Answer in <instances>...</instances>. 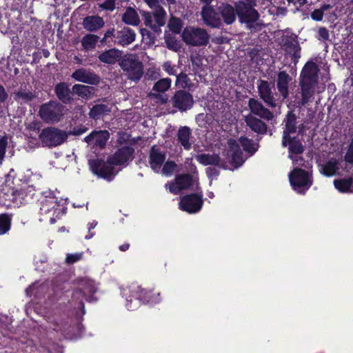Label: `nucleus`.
<instances>
[{
	"mask_svg": "<svg viewBox=\"0 0 353 353\" xmlns=\"http://www.w3.org/2000/svg\"><path fill=\"white\" fill-rule=\"evenodd\" d=\"M334 185L340 192L353 193V178L352 177L335 179Z\"/></svg>",
	"mask_w": 353,
	"mask_h": 353,
	"instance_id": "e433bc0d",
	"label": "nucleus"
},
{
	"mask_svg": "<svg viewBox=\"0 0 353 353\" xmlns=\"http://www.w3.org/2000/svg\"><path fill=\"white\" fill-rule=\"evenodd\" d=\"M191 134L192 131L188 126H182L178 130L177 141L186 150H190L192 147L190 141Z\"/></svg>",
	"mask_w": 353,
	"mask_h": 353,
	"instance_id": "c9c22d12",
	"label": "nucleus"
},
{
	"mask_svg": "<svg viewBox=\"0 0 353 353\" xmlns=\"http://www.w3.org/2000/svg\"><path fill=\"white\" fill-rule=\"evenodd\" d=\"M168 26L173 33L180 34L183 27V21L180 18L172 17Z\"/></svg>",
	"mask_w": 353,
	"mask_h": 353,
	"instance_id": "a18cd8bd",
	"label": "nucleus"
},
{
	"mask_svg": "<svg viewBox=\"0 0 353 353\" xmlns=\"http://www.w3.org/2000/svg\"><path fill=\"white\" fill-rule=\"evenodd\" d=\"M8 145V138L6 136H3L0 139V164L5 157L6 150Z\"/></svg>",
	"mask_w": 353,
	"mask_h": 353,
	"instance_id": "8fccbe9b",
	"label": "nucleus"
},
{
	"mask_svg": "<svg viewBox=\"0 0 353 353\" xmlns=\"http://www.w3.org/2000/svg\"><path fill=\"white\" fill-rule=\"evenodd\" d=\"M319 36L323 41H327L330 38V33L328 30L325 27H321L318 31Z\"/></svg>",
	"mask_w": 353,
	"mask_h": 353,
	"instance_id": "4d7b16f0",
	"label": "nucleus"
},
{
	"mask_svg": "<svg viewBox=\"0 0 353 353\" xmlns=\"http://www.w3.org/2000/svg\"><path fill=\"white\" fill-rule=\"evenodd\" d=\"M206 174L208 177L217 176L219 175V171L213 167H208L206 168Z\"/></svg>",
	"mask_w": 353,
	"mask_h": 353,
	"instance_id": "bf43d9fd",
	"label": "nucleus"
},
{
	"mask_svg": "<svg viewBox=\"0 0 353 353\" xmlns=\"http://www.w3.org/2000/svg\"><path fill=\"white\" fill-rule=\"evenodd\" d=\"M283 123L285 127L283 128L282 137L292 135L296 132L297 130V117L294 111H288Z\"/></svg>",
	"mask_w": 353,
	"mask_h": 353,
	"instance_id": "7c9ffc66",
	"label": "nucleus"
},
{
	"mask_svg": "<svg viewBox=\"0 0 353 353\" xmlns=\"http://www.w3.org/2000/svg\"><path fill=\"white\" fill-rule=\"evenodd\" d=\"M68 326V325L67 323H63L61 325H56L54 330L57 332H61L63 334H65L66 332V327Z\"/></svg>",
	"mask_w": 353,
	"mask_h": 353,
	"instance_id": "69168bd1",
	"label": "nucleus"
},
{
	"mask_svg": "<svg viewBox=\"0 0 353 353\" xmlns=\"http://www.w3.org/2000/svg\"><path fill=\"white\" fill-rule=\"evenodd\" d=\"M150 8H155L159 5V0H144Z\"/></svg>",
	"mask_w": 353,
	"mask_h": 353,
	"instance_id": "774afa93",
	"label": "nucleus"
},
{
	"mask_svg": "<svg viewBox=\"0 0 353 353\" xmlns=\"http://www.w3.org/2000/svg\"><path fill=\"white\" fill-rule=\"evenodd\" d=\"M201 16L204 24L212 28H220L223 22L219 11L216 10L212 6L205 5L201 12Z\"/></svg>",
	"mask_w": 353,
	"mask_h": 353,
	"instance_id": "a211bd4d",
	"label": "nucleus"
},
{
	"mask_svg": "<svg viewBox=\"0 0 353 353\" xmlns=\"http://www.w3.org/2000/svg\"><path fill=\"white\" fill-rule=\"evenodd\" d=\"M170 102L172 107L180 112L190 110L194 103L192 94L185 90L175 91L170 99Z\"/></svg>",
	"mask_w": 353,
	"mask_h": 353,
	"instance_id": "4468645a",
	"label": "nucleus"
},
{
	"mask_svg": "<svg viewBox=\"0 0 353 353\" xmlns=\"http://www.w3.org/2000/svg\"><path fill=\"white\" fill-rule=\"evenodd\" d=\"M118 139L117 142L119 144L122 145L124 143H127L130 139L131 135L125 132H119L118 133Z\"/></svg>",
	"mask_w": 353,
	"mask_h": 353,
	"instance_id": "864d4df0",
	"label": "nucleus"
},
{
	"mask_svg": "<svg viewBox=\"0 0 353 353\" xmlns=\"http://www.w3.org/2000/svg\"><path fill=\"white\" fill-rule=\"evenodd\" d=\"M164 70L170 75H175L176 74V69L171 65L169 63H165L163 65Z\"/></svg>",
	"mask_w": 353,
	"mask_h": 353,
	"instance_id": "e2e57ef3",
	"label": "nucleus"
},
{
	"mask_svg": "<svg viewBox=\"0 0 353 353\" xmlns=\"http://www.w3.org/2000/svg\"><path fill=\"white\" fill-rule=\"evenodd\" d=\"M120 293L125 299V306L130 310H137L141 305V287L132 284L120 288Z\"/></svg>",
	"mask_w": 353,
	"mask_h": 353,
	"instance_id": "9d476101",
	"label": "nucleus"
},
{
	"mask_svg": "<svg viewBox=\"0 0 353 353\" xmlns=\"http://www.w3.org/2000/svg\"><path fill=\"white\" fill-rule=\"evenodd\" d=\"M339 170V163L336 160H330L322 165L321 173L325 176H334Z\"/></svg>",
	"mask_w": 353,
	"mask_h": 353,
	"instance_id": "ea45409f",
	"label": "nucleus"
},
{
	"mask_svg": "<svg viewBox=\"0 0 353 353\" xmlns=\"http://www.w3.org/2000/svg\"><path fill=\"white\" fill-rule=\"evenodd\" d=\"M274 83L266 80L259 79L257 82L258 93L260 99L265 105L271 108H275L281 106L283 102H280L279 97H277L278 92L274 93L272 90L274 88Z\"/></svg>",
	"mask_w": 353,
	"mask_h": 353,
	"instance_id": "0eeeda50",
	"label": "nucleus"
},
{
	"mask_svg": "<svg viewBox=\"0 0 353 353\" xmlns=\"http://www.w3.org/2000/svg\"><path fill=\"white\" fill-rule=\"evenodd\" d=\"M82 257V254L80 253L69 254L65 258V261L68 264H73L77 261H79Z\"/></svg>",
	"mask_w": 353,
	"mask_h": 353,
	"instance_id": "603ef678",
	"label": "nucleus"
},
{
	"mask_svg": "<svg viewBox=\"0 0 353 353\" xmlns=\"http://www.w3.org/2000/svg\"><path fill=\"white\" fill-rule=\"evenodd\" d=\"M86 131V128H74L72 130L70 131L68 134L75 136L81 135Z\"/></svg>",
	"mask_w": 353,
	"mask_h": 353,
	"instance_id": "0e129e2a",
	"label": "nucleus"
},
{
	"mask_svg": "<svg viewBox=\"0 0 353 353\" xmlns=\"http://www.w3.org/2000/svg\"><path fill=\"white\" fill-rule=\"evenodd\" d=\"M291 160L292 161L294 165L304 166L305 168H307V166L305 165V161L302 157L299 155H294L292 157V159Z\"/></svg>",
	"mask_w": 353,
	"mask_h": 353,
	"instance_id": "13d9d810",
	"label": "nucleus"
},
{
	"mask_svg": "<svg viewBox=\"0 0 353 353\" xmlns=\"http://www.w3.org/2000/svg\"><path fill=\"white\" fill-rule=\"evenodd\" d=\"M122 21L128 25L137 26L139 22V17L136 10L131 8H127L125 12L122 15Z\"/></svg>",
	"mask_w": 353,
	"mask_h": 353,
	"instance_id": "4c0bfd02",
	"label": "nucleus"
},
{
	"mask_svg": "<svg viewBox=\"0 0 353 353\" xmlns=\"http://www.w3.org/2000/svg\"><path fill=\"white\" fill-rule=\"evenodd\" d=\"M165 158V154L162 152L156 145L151 147L149 152V163L153 170L159 169L164 163Z\"/></svg>",
	"mask_w": 353,
	"mask_h": 353,
	"instance_id": "bb28decb",
	"label": "nucleus"
},
{
	"mask_svg": "<svg viewBox=\"0 0 353 353\" xmlns=\"http://www.w3.org/2000/svg\"><path fill=\"white\" fill-rule=\"evenodd\" d=\"M39 137L43 145L54 148L66 141L68 134L55 127H47L41 130Z\"/></svg>",
	"mask_w": 353,
	"mask_h": 353,
	"instance_id": "423d86ee",
	"label": "nucleus"
},
{
	"mask_svg": "<svg viewBox=\"0 0 353 353\" xmlns=\"http://www.w3.org/2000/svg\"><path fill=\"white\" fill-rule=\"evenodd\" d=\"M281 145L283 148H288V158L290 159H292L294 155L302 154L305 148L302 143L301 139H300L298 135L282 137Z\"/></svg>",
	"mask_w": 353,
	"mask_h": 353,
	"instance_id": "f3484780",
	"label": "nucleus"
},
{
	"mask_svg": "<svg viewBox=\"0 0 353 353\" xmlns=\"http://www.w3.org/2000/svg\"><path fill=\"white\" fill-rule=\"evenodd\" d=\"M165 42L168 49L174 50H177L178 42L175 37L170 35H165Z\"/></svg>",
	"mask_w": 353,
	"mask_h": 353,
	"instance_id": "09e8293b",
	"label": "nucleus"
},
{
	"mask_svg": "<svg viewBox=\"0 0 353 353\" xmlns=\"http://www.w3.org/2000/svg\"><path fill=\"white\" fill-rule=\"evenodd\" d=\"M344 159L348 163H353V138L351 139L347 152L344 157Z\"/></svg>",
	"mask_w": 353,
	"mask_h": 353,
	"instance_id": "3c124183",
	"label": "nucleus"
},
{
	"mask_svg": "<svg viewBox=\"0 0 353 353\" xmlns=\"http://www.w3.org/2000/svg\"><path fill=\"white\" fill-rule=\"evenodd\" d=\"M217 10L219 11L222 22L225 24L232 25L236 21L237 14L234 6L223 3L217 8Z\"/></svg>",
	"mask_w": 353,
	"mask_h": 353,
	"instance_id": "393cba45",
	"label": "nucleus"
},
{
	"mask_svg": "<svg viewBox=\"0 0 353 353\" xmlns=\"http://www.w3.org/2000/svg\"><path fill=\"white\" fill-rule=\"evenodd\" d=\"M324 13L320 9H315L311 13V18L316 21H320L323 19Z\"/></svg>",
	"mask_w": 353,
	"mask_h": 353,
	"instance_id": "5fc2aeb1",
	"label": "nucleus"
},
{
	"mask_svg": "<svg viewBox=\"0 0 353 353\" xmlns=\"http://www.w3.org/2000/svg\"><path fill=\"white\" fill-rule=\"evenodd\" d=\"M319 69L314 61H308L303 68L300 74L301 99L297 101L298 107H305L313 98L315 88L318 84Z\"/></svg>",
	"mask_w": 353,
	"mask_h": 353,
	"instance_id": "f257e3e1",
	"label": "nucleus"
},
{
	"mask_svg": "<svg viewBox=\"0 0 353 353\" xmlns=\"http://www.w3.org/2000/svg\"><path fill=\"white\" fill-rule=\"evenodd\" d=\"M63 105L51 100L40 106L39 115L46 123H54L61 120L63 114Z\"/></svg>",
	"mask_w": 353,
	"mask_h": 353,
	"instance_id": "1a4fd4ad",
	"label": "nucleus"
},
{
	"mask_svg": "<svg viewBox=\"0 0 353 353\" xmlns=\"http://www.w3.org/2000/svg\"><path fill=\"white\" fill-rule=\"evenodd\" d=\"M83 28L90 32H94L104 26L103 19L97 15L85 17L82 22Z\"/></svg>",
	"mask_w": 353,
	"mask_h": 353,
	"instance_id": "473e14b6",
	"label": "nucleus"
},
{
	"mask_svg": "<svg viewBox=\"0 0 353 353\" xmlns=\"http://www.w3.org/2000/svg\"><path fill=\"white\" fill-rule=\"evenodd\" d=\"M117 62L128 78L132 81H139L143 74V65L139 57L127 53L116 48H112V65Z\"/></svg>",
	"mask_w": 353,
	"mask_h": 353,
	"instance_id": "f03ea898",
	"label": "nucleus"
},
{
	"mask_svg": "<svg viewBox=\"0 0 353 353\" xmlns=\"http://www.w3.org/2000/svg\"><path fill=\"white\" fill-rule=\"evenodd\" d=\"M114 28H112V37L115 39L114 43L118 45L126 46L131 44L135 40V31L129 27L121 28L115 34H114Z\"/></svg>",
	"mask_w": 353,
	"mask_h": 353,
	"instance_id": "412c9836",
	"label": "nucleus"
},
{
	"mask_svg": "<svg viewBox=\"0 0 353 353\" xmlns=\"http://www.w3.org/2000/svg\"><path fill=\"white\" fill-rule=\"evenodd\" d=\"M12 220V215L11 214H0V235H3L10 231Z\"/></svg>",
	"mask_w": 353,
	"mask_h": 353,
	"instance_id": "79ce46f5",
	"label": "nucleus"
},
{
	"mask_svg": "<svg viewBox=\"0 0 353 353\" xmlns=\"http://www.w3.org/2000/svg\"><path fill=\"white\" fill-rule=\"evenodd\" d=\"M293 78L285 71L279 70L276 73L273 83L276 87L279 101L284 102L290 96V86L292 83Z\"/></svg>",
	"mask_w": 353,
	"mask_h": 353,
	"instance_id": "ddd939ff",
	"label": "nucleus"
},
{
	"mask_svg": "<svg viewBox=\"0 0 353 353\" xmlns=\"http://www.w3.org/2000/svg\"><path fill=\"white\" fill-rule=\"evenodd\" d=\"M239 141L241 144L243 149L251 154H253L257 150V147H256L255 143L252 139H248V137H241L239 139Z\"/></svg>",
	"mask_w": 353,
	"mask_h": 353,
	"instance_id": "c03bdc74",
	"label": "nucleus"
},
{
	"mask_svg": "<svg viewBox=\"0 0 353 353\" xmlns=\"http://www.w3.org/2000/svg\"><path fill=\"white\" fill-rule=\"evenodd\" d=\"M245 121L250 129L258 134H265L267 133L268 125L261 118L249 114L245 117Z\"/></svg>",
	"mask_w": 353,
	"mask_h": 353,
	"instance_id": "c756f323",
	"label": "nucleus"
},
{
	"mask_svg": "<svg viewBox=\"0 0 353 353\" xmlns=\"http://www.w3.org/2000/svg\"><path fill=\"white\" fill-rule=\"evenodd\" d=\"M47 194L41 201L40 211L42 214H48L56 206L59 205V202L52 192H47Z\"/></svg>",
	"mask_w": 353,
	"mask_h": 353,
	"instance_id": "f704fd0d",
	"label": "nucleus"
},
{
	"mask_svg": "<svg viewBox=\"0 0 353 353\" xmlns=\"http://www.w3.org/2000/svg\"><path fill=\"white\" fill-rule=\"evenodd\" d=\"M176 167L177 165L174 161H168L163 164L162 172L164 174L170 176L174 172Z\"/></svg>",
	"mask_w": 353,
	"mask_h": 353,
	"instance_id": "de8ad7c7",
	"label": "nucleus"
},
{
	"mask_svg": "<svg viewBox=\"0 0 353 353\" xmlns=\"http://www.w3.org/2000/svg\"><path fill=\"white\" fill-rule=\"evenodd\" d=\"M54 91L57 97L63 103L70 104L74 101L72 90H70L68 84L65 82L58 83L54 86Z\"/></svg>",
	"mask_w": 353,
	"mask_h": 353,
	"instance_id": "a878e982",
	"label": "nucleus"
},
{
	"mask_svg": "<svg viewBox=\"0 0 353 353\" xmlns=\"http://www.w3.org/2000/svg\"><path fill=\"white\" fill-rule=\"evenodd\" d=\"M248 108L252 114L264 120L270 121L274 117L273 112L265 108L259 99L255 98H250L249 99Z\"/></svg>",
	"mask_w": 353,
	"mask_h": 353,
	"instance_id": "4be33fe9",
	"label": "nucleus"
},
{
	"mask_svg": "<svg viewBox=\"0 0 353 353\" xmlns=\"http://www.w3.org/2000/svg\"><path fill=\"white\" fill-rule=\"evenodd\" d=\"M110 133L107 130L93 131L84 138V141L88 144H94L103 150L105 148Z\"/></svg>",
	"mask_w": 353,
	"mask_h": 353,
	"instance_id": "b1692460",
	"label": "nucleus"
},
{
	"mask_svg": "<svg viewBox=\"0 0 353 353\" xmlns=\"http://www.w3.org/2000/svg\"><path fill=\"white\" fill-rule=\"evenodd\" d=\"M96 90L97 89L94 87L83 84H74L72 86L73 94L84 100L91 99L94 97Z\"/></svg>",
	"mask_w": 353,
	"mask_h": 353,
	"instance_id": "72a5a7b5",
	"label": "nucleus"
},
{
	"mask_svg": "<svg viewBox=\"0 0 353 353\" xmlns=\"http://www.w3.org/2000/svg\"><path fill=\"white\" fill-rule=\"evenodd\" d=\"M203 205V193L197 192L184 195L179 202V209L189 214L199 212Z\"/></svg>",
	"mask_w": 353,
	"mask_h": 353,
	"instance_id": "9b49d317",
	"label": "nucleus"
},
{
	"mask_svg": "<svg viewBox=\"0 0 353 353\" xmlns=\"http://www.w3.org/2000/svg\"><path fill=\"white\" fill-rule=\"evenodd\" d=\"M239 23L250 30H255L259 25L260 13L256 10L257 0H238L234 2Z\"/></svg>",
	"mask_w": 353,
	"mask_h": 353,
	"instance_id": "7ed1b4c3",
	"label": "nucleus"
},
{
	"mask_svg": "<svg viewBox=\"0 0 353 353\" xmlns=\"http://www.w3.org/2000/svg\"><path fill=\"white\" fill-rule=\"evenodd\" d=\"M161 301V296L159 292L154 289H146L141 287V305L144 304H157Z\"/></svg>",
	"mask_w": 353,
	"mask_h": 353,
	"instance_id": "2f4dec72",
	"label": "nucleus"
},
{
	"mask_svg": "<svg viewBox=\"0 0 353 353\" xmlns=\"http://www.w3.org/2000/svg\"><path fill=\"white\" fill-rule=\"evenodd\" d=\"M229 146L232 151V153L230 151L227 152V156L230 157V163L234 168H238L244 163L243 152L235 140L230 139Z\"/></svg>",
	"mask_w": 353,
	"mask_h": 353,
	"instance_id": "5701e85b",
	"label": "nucleus"
},
{
	"mask_svg": "<svg viewBox=\"0 0 353 353\" xmlns=\"http://www.w3.org/2000/svg\"><path fill=\"white\" fill-rule=\"evenodd\" d=\"M110 110L105 104H96L90 108L89 116L91 119L94 120L101 119L105 114H106Z\"/></svg>",
	"mask_w": 353,
	"mask_h": 353,
	"instance_id": "58836bf2",
	"label": "nucleus"
},
{
	"mask_svg": "<svg viewBox=\"0 0 353 353\" xmlns=\"http://www.w3.org/2000/svg\"><path fill=\"white\" fill-rule=\"evenodd\" d=\"M154 8L153 12H143L142 17L145 26L151 28L154 32L159 34L161 32V28L165 24L167 14L161 5H158Z\"/></svg>",
	"mask_w": 353,
	"mask_h": 353,
	"instance_id": "6e6552de",
	"label": "nucleus"
},
{
	"mask_svg": "<svg viewBox=\"0 0 353 353\" xmlns=\"http://www.w3.org/2000/svg\"><path fill=\"white\" fill-rule=\"evenodd\" d=\"M196 161L203 165H216L219 168L226 169L225 162H221V158L217 154L203 153L196 157Z\"/></svg>",
	"mask_w": 353,
	"mask_h": 353,
	"instance_id": "c85d7f7f",
	"label": "nucleus"
},
{
	"mask_svg": "<svg viewBox=\"0 0 353 353\" xmlns=\"http://www.w3.org/2000/svg\"><path fill=\"white\" fill-rule=\"evenodd\" d=\"M181 38L188 46L199 47L207 46L210 37L204 28L186 26L181 32Z\"/></svg>",
	"mask_w": 353,
	"mask_h": 353,
	"instance_id": "20e7f679",
	"label": "nucleus"
},
{
	"mask_svg": "<svg viewBox=\"0 0 353 353\" xmlns=\"http://www.w3.org/2000/svg\"><path fill=\"white\" fill-rule=\"evenodd\" d=\"M170 85L171 80L170 79H161L154 83L152 90L157 92H164L170 88ZM149 96L151 97L152 98L161 100L162 103H165L168 100L165 96H163L159 93L150 92Z\"/></svg>",
	"mask_w": 353,
	"mask_h": 353,
	"instance_id": "cd10ccee",
	"label": "nucleus"
},
{
	"mask_svg": "<svg viewBox=\"0 0 353 353\" xmlns=\"http://www.w3.org/2000/svg\"><path fill=\"white\" fill-rule=\"evenodd\" d=\"M141 34L143 38H145V37H147L150 39V42L154 43V36L149 30H148L146 29H141Z\"/></svg>",
	"mask_w": 353,
	"mask_h": 353,
	"instance_id": "052dcab7",
	"label": "nucleus"
},
{
	"mask_svg": "<svg viewBox=\"0 0 353 353\" xmlns=\"http://www.w3.org/2000/svg\"><path fill=\"white\" fill-rule=\"evenodd\" d=\"M71 77L77 81L97 85L100 83V77L92 70L83 68L75 70Z\"/></svg>",
	"mask_w": 353,
	"mask_h": 353,
	"instance_id": "6ab92c4d",
	"label": "nucleus"
},
{
	"mask_svg": "<svg viewBox=\"0 0 353 353\" xmlns=\"http://www.w3.org/2000/svg\"><path fill=\"white\" fill-rule=\"evenodd\" d=\"M36 98V95L31 91H25L21 89L14 93V99L21 104L28 103Z\"/></svg>",
	"mask_w": 353,
	"mask_h": 353,
	"instance_id": "a19ab883",
	"label": "nucleus"
},
{
	"mask_svg": "<svg viewBox=\"0 0 353 353\" xmlns=\"http://www.w3.org/2000/svg\"><path fill=\"white\" fill-rule=\"evenodd\" d=\"M99 37L93 34H87L81 39V46L85 50H92L96 47Z\"/></svg>",
	"mask_w": 353,
	"mask_h": 353,
	"instance_id": "37998d69",
	"label": "nucleus"
},
{
	"mask_svg": "<svg viewBox=\"0 0 353 353\" xmlns=\"http://www.w3.org/2000/svg\"><path fill=\"white\" fill-rule=\"evenodd\" d=\"M281 42L285 50L290 54L293 62L296 63L301 57V47L296 40V37L294 34L284 35Z\"/></svg>",
	"mask_w": 353,
	"mask_h": 353,
	"instance_id": "aec40b11",
	"label": "nucleus"
},
{
	"mask_svg": "<svg viewBox=\"0 0 353 353\" xmlns=\"http://www.w3.org/2000/svg\"><path fill=\"white\" fill-rule=\"evenodd\" d=\"M88 165L94 174L110 181V154H106L103 157L90 159Z\"/></svg>",
	"mask_w": 353,
	"mask_h": 353,
	"instance_id": "f8f14e48",
	"label": "nucleus"
},
{
	"mask_svg": "<svg viewBox=\"0 0 353 353\" xmlns=\"http://www.w3.org/2000/svg\"><path fill=\"white\" fill-rule=\"evenodd\" d=\"M289 181L293 190L301 194H305L313 183L312 174L301 168L290 172Z\"/></svg>",
	"mask_w": 353,
	"mask_h": 353,
	"instance_id": "39448f33",
	"label": "nucleus"
},
{
	"mask_svg": "<svg viewBox=\"0 0 353 353\" xmlns=\"http://www.w3.org/2000/svg\"><path fill=\"white\" fill-rule=\"evenodd\" d=\"M99 59L103 63H110V50H107L99 56Z\"/></svg>",
	"mask_w": 353,
	"mask_h": 353,
	"instance_id": "6e6d98bb",
	"label": "nucleus"
},
{
	"mask_svg": "<svg viewBox=\"0 0 353 353\" xmlns=\"http://www.w3.org/2000/svg\"><path fill=\"white\" fill-rule=\"evenodd\" d=\"M85 296V294L81 289H77L72 293V298L74 299H79V298H83Z\"/></svg>",
	"mask_w": 353,
	"mask_h": 353,
	"instance_id": "338daca9",
	"label": "nucleus"
},
{
	"mask_svg": "<svg viewBox=\"0 0 353 353\" xmlns=\"http://www.w3.org/2000/svg\"><path fill=\"white\" fill-rule=\"evenodd\" d=\"M8 97L4 87L0 84V103H4Z\"/></svg>",
	"mask_w": 353,
	"mask_h": 353,
	"instance_id": "680f3d73",
	"label": "nucleus"
},
{
	"mask_svg": "<svg viewBox=\"0 0 353 353\" xmlns=\"http://www.w3.org/2000/svg\"><path fill=\"white\" fill-rule=\"evenodd\" d=\"M191 81L185 73L181 72L176 76V85L183 90L191 86Z\"/></svg>",
	"mask_w": 353,
	"mask_h": 353,
	"instance_id": "49530a36",
	"label": "nucleus"
},
{
	"mask_svg": "<svg viewBox=\"0 0 353 353\" xmlns=\"http://www.w3.org/2000/svg\"><path fill=\"white\" fill-rule=\"evenodd\" d=\"M134 149L132 146L125 145L119 148L112 155V179L117 174L114 165L126 167L134 159Z\"/></svg>",
	"mask_w": 353,
	"mask_h": 353,
	"instance_id": "2eb2a0df",
	"label": "nucleus"
},
{
	"mask_svg": "<svg viewBox=\"0 0 353 353\" xmlns=\"http://www.w3.org/2000/svg\"><path fill=\"white\" fill-rule=\"evenodd\" d=\"M194 185V177L188 173L176 174L174 181L165 184L169 191L173 194H179L182 190H189Z\"/></svg>",
	"mask_w": 353,
	"mask_h": 353,
	"instance_id": "dca6fc26",
	"label": "nucleus"
}]
</instances>
